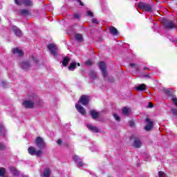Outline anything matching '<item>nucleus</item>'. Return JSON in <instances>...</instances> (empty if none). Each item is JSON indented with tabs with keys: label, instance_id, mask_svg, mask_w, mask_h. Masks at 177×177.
<instances>
[{
	"label": "nucleus",
	"instance_id": "f257e3e1",
	"mask_svg": "<svg viewBox=\"0 0 177 177\" xmlns=\"http://www.w3.org/2000/svg\"><path fill=\"white\" fill-rule=\"evenodd\" d=\"M38 100H39L38 96L35 94H32L29 96L28 100H26L23 102V106L26 107V109H32L34 104H35Z\"/></svg>",
	"mask_w": 177,
	"mask_h": 177
},
{
	"label": "nucleus",
	"instance_id": "f03ea898",
	"mask_svg": "<svg viewBox=\"0 0 177 177\" xmlns=\"http://www.w3.org/2000/svg\"><path fill=\"white\" fill-rule=\"evenodd\" d=\"M28 153L30 154V156H37V157H41L42 154V151L41 150H35V148L33 147H30L28 149Z\"/></svg>",
	"mask_w": 177,
	"mask_h": 177
},
{
	"label": "nucleus",
	"instance_id": "7ed1b4c3",
	"mask_svg": "<svg viewBox=\"0 0 177 177\" xmlns=\"http://www.w3.org/2000/svg\"><path fill=\"white\" fill-rule=\"evenodd\" d=\"M138 7L145 12H151L152 10L151 6L146 3H140Z\"/></svg>",
	"mask_w": 177,
	"mask_h": 177
},
{
	"label": "nucleus",
	"instance_id": "20e7f679",
	"mask_svg": "<svg viewBox=\"0 0 177 177\" xmlns=\"http://www.w3.org/2000/svg\"><path fill=\"white\" fill-rule=\"evenodd\" d=\"M99 67L102 71L103 77L106 78V77H107V66H106V63L103 62H100Z\"/></svg>",
	"mask_w": 177,
	"mask_h": 177
},
{
	"label": "nucleus",
	"instance_id": "39448f33",
	"mask_svg": "<svg viewBox=\"0 0 177 177\" xmlns=\"http://www.w3.org/2000/svg\"><path fill=\"white\" fill-rule=\"evenodd\" d=\"M89 100H91V98L88 95H83L80 97V101H78V103H81L83 104V106H86L88 103H89Z\"/></svg>",
	"mask_w": 177,
	"mask_h": 177
},
{
	"label": "nucleus",
	"instance_id": "423d86ee",
	"mask_svg": "<svg viewBox=\"0 0 177 177\" xmlns=\"http://www.w3.org/2000/svg\"><path fill=\"white\" fill-rule=\"evenodd\" d=\"M48 49L50 50L51 55H53V56H56V55H57L58 50L56 45L50 44L48 46Z\"/></svg>",
	"mask_w": 177,
	"mask_h": 177
},
{
	"label": "nucleus",
	"instance_id": "0eeeda50",
	"mask_svg": "<svg viewBox=\"0 0 177 177\" xmlns=\"http://www.w3.org/2000/svg\"><path fill=\"white\" fill-rule=\"evenodd\" d=\"M17 5H25L26 6H31L32 2L31 0H15Z\"/></svg>",
	"mask_w": 177,
	"mask_h": 177
},
{
	"label": "nucleus",
	"instance_id": "6e6552de",
	"mask_svg": "<svg viewBox=\"0 0 177 177\" xmlns=\"http://www.w3.org/2000/svg\"><path fill=\"white\" fill-rule=\"evenodd\" d=\"M36 145L37 146V147H39V149H45V142H44V139H42V138L41 137H38L36 139Z\"/></svg>",
	"mask_w": 177,
	"mask_h": 177
},
{
	"label": "nucleus",
	"instance_id": "1a4fd4ad",
	"mask_svg": "<svg viewBox=\"0 0 177 177\" xmlns=\"http://www.w3.org/2000/svg\"><path fill=\"white\" fill-rule=\"evenodd\" d=\"M146 122H147V125L145 127V130L149 132V131H151V129H153V123L149 118L146 119Z\"/></svg>",
	"mask_w": 177,
	"mask_h": 177
},
{
	"label": "nucleus",
	"instance_id": "9d476101",
	"mask_svg": "<svg viewBox=\"0 0 177 177\" xmlns=\"http://www.w3.org/2000/svg\"><path fill=\"white\" fill-rule=\"evenodd\" d=\"M75 108L77 109V111L80 113V114H82V115H85V114H86V111L85 110V108H84L82 106L76 104H75Z\"/></svg>",
	"mask_w": 177,
	"mask_h": 177
},
{
	"label": "nucleus",
	"instance_id": "9b49d317",
	"mask_svg": "<svg viewBox=\"0 0 177 177\" xmlns=\"http://www.w3.org/2000/svg\"><path fill=\"white\" fill-rule=\"evenodd\" d=\"M12 53H14V55H17L19 57H23L24 56V53L19 48H13Z\"/></svg>",
	"mask_w": 177,
	"mask_h": 177
},
{
	"label": "nucleus",
	"instance_id": "f8f14e48",
	"mask_svg": "<svg viewBox=\"0 0 177 177\" xmlns=\"http://www.w3.org/2000/svg\"><path fill=\"white\" fill-rule=\"evenodd\" d=\"M73 160L77 163V167H84V164L81 161V158H80V156L77 155L73 156Z\"/></svg>",
	"mask_w": 177,
	"mask_h": 177
},
{
	"label": "nucleus",
	"instance_id": "ddd939ff",
	"mask_svg": "<svg viewBox=\"0 0 177 177\" xmlns=\"http://www.w3.org/2000/svg\"><path fill=\"white\" fill-rule=\"evenodd\" d=\"M132 146L133 147L139 149V147H142V142H140V140H139V138H135Z\"/></svg>",
	"mask_w": 177,
	"mask_h": 177
},
{
	"label": "nucleus",
	"instance_id": "4468645a",
	"mask_svg": "<svg viewBox=\"0 0 177 177\" xmlns=\"http://www.w3.org/2000/svg\"><path fill=\"white\" fill-rule=\"evenodd\" d=\"M12 30H13L15 35H17V37H21L22 33H21V30H20V29L17 28V27H16V26H13Z\"/></svg>",
	"mask_w": 177,
	"mask_h": 177
},
{
	"label": "nucleus",
	"instance_id": "2eb2a0df",
	"mask_svg": "<svg viewBox=\"0 0 177 177\" xmlns=\"http://www.w3.org/2000/svg\"><path fill=\"white\" fill-rule=\"evenodd\" d=\"M136 90L138 91H146V84H142L136 86Z\"/></svg>",
	"mask_w": 177,
	"mask_h": 177
},
{
	"label": "nucleus",
	"instance_id": "dca6fc26",
	"mask_svg": "<svg viewBox=\"0 0 177 177\" xmlns=\"http://www.w3.org/2000/svg\"><path fill=\"white\" fill-rule=\"evenodd\" d=\"M10 171L15 175V176H19V175H20V171L16 169L15 167H10Z\"/></svg>",
	"mask_w": 177,
	"mask_h": 177
},
{
	"label": "nucleus",
	"instance_id": "f3484780",
	"mask_svg": "<svg viewBox=\"0 0 177 177\" xmlns=\"http://www.w3.org/2000/svg\"><path fill=\"white\" fill-rule=\"evenodd\" d=\"M90 114L91 117L93 118V120H96L97 117H99V113L96 112L95 110L90 111Z\"/></svg>",
	"mask_w": 177,
	"mask_h": 177
},
{
	"label": "nucleus",
	"instance_id": "a211bd4d",
	"mask_svg": "<svg viewBox=\"0 0 177 177\" xmlns=\"http://www.w3.org/2000/svg\"><path fill=\"white\" fill-rule=\"evenodd\" d=\"M109 31L112 35H117L118 34V30L114 26L109 27Z\"/></svg>",
	"mask_w": 177,
	"mask_h": 177
},
{
	"label": "nucleus",
	"instance_id": "6ab92c4d",
	"mask_svg": "<svg viewBox=\"0 0 177 177\" xmlns=\"http://www.w3.org/2000/svg\"><path fill=\"white\" fill-rule=\"evenodd\" d=\"M21 68L24 69V70H28L30 67V63L27 62H22L21 64Z\"/></svg>",
	"mask_w": 177,
	"mask_h": 177
},
{
	"label": "nucleus",
	"instance_id": "aec40b11",
	"mask_svg": "<svg viewBox=\"0 0 177 177\" xmlns=\"http://www.w3.org/2000/svg\"><path fill=\"white\" fill-rule=\"evenodd\" d=\"M87 127L88 128V129H91L92 132H95V133H97V132H99V129H97V127H93L92 125L88 124Z\"/></svg>",
	"mask_w": 177,
	"mask_h": 177
},
{
	"label": "nucleus",
	"instance_id": "412c9836",
	"mask_svg": "<svg viewBox=\"0 0 177 177\" xmlns=\"http://www.w3.org/2000/svg\"><path fill=\"white\" fill-rule=\"evenodd\" d=\"M165 26L167 27V28H174V23L172 21H167L165 23Z\"/></svg>",
	"mask_w": 177,
	"mask_h": 177
},
{
	"label": "nucleus",
	"instance_id": "4be33fe9",
	"mask_svg": "<svg viewBox=\"0 0 177 177\" xmlns=\"http://www.w3.org/2000/svg\"><path fill=\"white\" fill-rule=\"evenodd\" d=\"M75 39L78 42H82L84 41V37H82V35H81V34H76L75 35Z\"/></svg>",
	"mask_w": 177,
	"mask_h": 177
},
{
	"label": "nucleus",
	"instance_id": "5701e85b",
	"mask_svg": "<svg viewBox=\"0 0 177 177\" xmlns=\"http://www.w3.org/2000/svg\"><path fill=\"white\" fill-rule=\"evenodd\" d=\"M43 176L44 177H49L50 176V169H45L44 174H43Z\"/></svg>",
	"mask_w": 177,
	"mask_h": 177
},
{
	"label": "nucleus",
	"instance_id": "b1692460",
	"mask_svg": "<svg viewBox=\"0 0 177 177\" xmlns=\"http://www.w3.org/2000/svg\"><path fill=\"white\" fill-rule=\"evenodd\" d=\"M68 62H70V58L68 57L64 58V60L62 62L63 66H64V67H67V66H68Z\"/></svg>",
	"mask_w": 177,
	"mask_h": 177
},
{
	"label": "nucleus",
	"instance_id": "393cba45",
	"mask_svg": "<svg viewBox=\"0 0 177 177\" xmlns=\"http://www.w3.org/2000/svg\"><path fill=\"white\" fill-rule=\"evenodd\" d=\"M77 66V62H72L69 66L68 68L71 70V71H73V70H75V67Z\"/></svg>",
	"mask_w": 177,
	"mask_h": 177
},
{
	"label": "nucleus",
	"instance_id": "a878e982",
	"mask_svg": "<svg viewBox=\"0 0 177 177\" xmlns=\"http://www.w3.org/2000/svg\"><path fill=\"white\" fill-rule=\"evenodd\" d=\"M20 13L24 16H28V15H30V11H28V10H21L20 11Z\"/></svg>",
	"mask_w": 177,
	"mask_h": 177
},
{
	"label": "nucleus",
	"instance_id": "bb28decb",
	"mask_svg": "<svg viewBox=\"0 0 177 177\" xmlns=\"http://www.w3.org/2000/svg\"><path fill=\"white\" fill-rule=\"evenodd\" d=\"M122 113L124 115H128V114H129V109H128V108L127 107H124L122 109Z\"/></svg>",
	"mask_w": 177,
	"mask_h": 177
},
{
	"label": "nucleus",
	"instance_id": "cd10ccee",
	"mask_svg": "<svg viewBox=\"0 0 177 177\" xmlns=\"http://www.w3.org/2000/svg\"><path fill=\"white\" fill-rule=\"evenodd\" d=\"M5 168L2 167L0 169V176L1 177H4L5 176Z\"/></svg>",
	"mask_w": 177,
	"mask_h": 177
},
{
	"label": "nucleus",
	"instance_id": "c85d7f7f",
	"mask_svg": "<svg viewBox=\"0 0 177 177\" xmlns=\"http://www.w3.org/2000/svg\"><path fill=\"white\" fill-rule=\"evenodd\" d=\"M159 177H168L167 174L162 171L158 172Z\"/></svg>",
	"mask_w": 177,
	"mask_h": 177
},
{
	"label": "nucleus",
	"instance_id": "c756f323",
	"mask_svg": "<svg viewBox=\"0 0 177 177\" xmlns=\"http://www.w3.org/2000/svg\"><path fill=\"white\" fill-rule=\"evenodd\" d=\"M113 117H114V118L116 121H120V116L118 115H117V113H114Z\"/></svg>",
	"mask_w": 177,
	"mask_h": 177
},
{
	"label": "nucleus",
	"instance_id": "7c9ffc66",
	"mask_svg": "<svg viewBox=\"0 0 177 177\" xmlns=\"http://www.w3.org/2000/svg\"><path fill=\"white\" fill-rule=\"evenodd\" d=\"M171 113L173 115H175V117H177V110L175 109H171Z\"/></svg>",
	"mask_w": 177,
	"mask_h": 177
},
{
	"label": "nucleus",
	"instance_id": "2f4dec72",
	"mask_svg": "<svg viewBox=\"0 0 177 177\" xmlns=\"http://www.w3.org/2000/svg\"><path fill=\"white\" fill-rule=\"evenodd\" d=\"M163 92L166 93V95H169V93L171 92L169 88H165L163 89Z\"/></svg>",
	"mask_w": 177,
	"mask_h": 177
},
{
	"label": "nucleus",
	"instance_id": "473e14b6",
	"mask_svg": "<svg viewBox=\"0 0 177 177\" xmlns=\"http://www.w3.org/2000/svg\"><path fill=\"white\" fill-rule=\"evenodd\" d=\"M6 148V145L0 144V150H5Z\"/></svg>",
	"mask_w": 177,
	"mask_h": 177
},
{
	"label": "nucleus",
	"instance_id": "72a5a7b5",
	"mask_svg": "<svg viewBox=\"0 0 177 177\" xmlns=\"http://www.w3.org/2000/svg\"><path fill=\"white\" fill-rule=\"evenodd\" d=\"M86 66H92V61H91V60H87V61L86 62Z\"/></svg>",
	"mask_w": 177,
	"mask_h": 177
},
{
	"label": "nucleus",
	"instance_id": "f704fd0d",
	"mask_svg": "<svg viewBox=\"0 0 177 177\" xmlns=\"http://www.w3.org/2000/svg\"><path fill=\"white\" fill-rule=\"evenodd\" d=\"M88 16H90L91 17H93V13L91 11L87 12Z\"/></svg>",
	"mask_w": 177,
	"mask_h": 177
},
{
	"label": "nucleus",
	"instance_id": "c9c22d12",
	"mask_svg": "<svg viewBox=\"0 0 177 177\" xmlns=\"http://www.w3.org/2000/svg\"><path fill=\"white\" fill-rule=\"evenodd\" d=\"M92 21L94 24H97V19H96V18H93Z\"/></svg>",
	"mask_w": 177,
	"mask_h": 177
},
{
	"label": "nucleus",
	"instance_id": "e433bc0d",
	"mask_svg": "<svg viewBox=\"0 0 177 177\" xmlns=\"http://www.w3.org/2000/svg\"><path fill=\"white\" fill-rule=\"evenodd\" d=\"M129 124L130 127H133V125H135V122H133V121H129Z\"/></svg>",
	"mask_w": 177,
	"mask_h": 177
},
{
	"label": "nucleus",
	"instance_id": "4c0bfd02",
	"mask_svg": "<svg viewBox=\"0 0 177 177\" xmlns=\"http://www.w3.org/2000/svg\"><path fill=\"white\" fill-rule=\"evenodd\" d=\"M77 2H79L80 5H81V6H84V3H82V1H81V0H76Z\"/></svg>",
	"mask_w": 177,
	"mask_h": 177
},
{
	"label": "nucleus",
	"instance_id": "58836bf2",
	"mask_svg": "<svg viewBox=\"0 0 177 177\" xmlns=\"http://www.w3.org/2000/svg\"><path fill=\"white\" fill-rule=\"evenodd\" d=\"M93 75H96V73H95V72H91V77L92 78H95V76H93Z\"/></svg>",
	"mask_w": 177,
	"mask_h": 177
},
{
	"label": "nucleus",
	"instance_id": "ea45409f",
	"mask_svg": "<svg viewBox=\"0 0 177 177\" xmlns=\"http://www.w3.org/2000/svg\"><path fill=\"white\" fill-rule=\"evenodd\" d=\"M131 67H133V68H135L136 67V64H130Z\"/></svg>",
	"mask_w": 177,
	"mask_h": 177
},
{
	"label": "nucleus",
	"instance_id": "a19ab883",
	"mask_svg": "<svg viewBox=\"0 0 177 177\" xmlns=\"http://www.w3.org/2000/svg\"><path fill=\"white\" fill-rule=\"evenodd\" d=\"M74 17H75V19H78V18L80 17V15L75 14V15H74Z\"/></svg>",
	"mask_w": 177,
	"mask_h": 177
},
{
	"label": "nucleus",
	"instance_id": "79ce46f5",
	"mask_svg": "<svg viewBox=\"0 0 177 177\" xmlns=\"http://www.w3.org/2000/svg\"><path fill=\"white\" fill-rule=\"evenodd\" d=\"M57 145H62V140H58L57 141Z\"/></svg>",
	"mask_w": 177,
	"mask_h": 177
},
{
	"label": "nucleus",
	"instance_id": "37998d69",
	"mask_svg": "<svg viewBox=\"0 0 177 177\" xmlns=\"http://www.w3.org/2000/svg\"><path fill=\"white\" fill-rule=\"evenodd\" d=\"M144 77L149 78V77H150V74L148 73V74L144 75Z\"/></svg>",
	"mask_w": 177,
	"mask_h": 177
},
{
	"label": "nucleus",
	"instance_id": "c03bdc74",
	"mask_svg": "<svg viewBox=\"0 0 177 177\" xmlns=\"http://www.w3.org/2000/svg\"><path fill=\"white\" fill-rule=\"evenodd\" d=\"M148 107H150V108L153 107V104L151 102H149Z\"/></svg>",
	"mask_w": 177,
	"mask_h": 177
},
{
	"label": "nucleus",
	"instance_id": "a18cd8bd",
	"mask_svg": "<svg viewBox=\"0 0 177 177\" xmlns=\"http://www.w3.org/2000/svg\"><path fill=\"white\" fill-rule=\"evenodd\" d=\"M2 129H3L2 124H0V132H1Z\"/></svg>",
	"mask_w": 177,
	"mask_h": 177
},
{
	"label": "nucleus",
	"instance_id": "49530a36",
	"mask_svg": "<svg viewBox=\"0 0 177 177\" xmlns=\"http://www.w3.org/2000/svg\"><path fill=\"white\" fill-rule=\"evenodd\" d=\"M144 70H147V67L144 68Z\"/></svg>",
	"mask_w": 177,
	"mask_h": 177
},
{
	"label": "nucleus",
	"instance_id": "de8ad7c7",
	"mask_svg": "<svg viewBox=\"0 0 177 177\" xmlns=\"http://www.w3.org/2000/svg\"><path fill=\"white\" fill-rule=\"evenodd\" d=\"M77 66H80V63H77Z\"/></svg>",
	"mask_w": 177,
	"mask_h": 177
},
{
	"label": "nucleus",
	"instance_id": "09e8293b",
	"mask_svg": "<svg viewBox=\"0 0 177 177\" xmlns=\"http://www.w3.org/2000/svg\"><path fill=\"white\" fill-rule=\"evenodd\" d=\"M23 177H28L27 176H24Z\"/></svg>",
	"mask_w": 177,
	"mask_h": 177
}]
</instances>
